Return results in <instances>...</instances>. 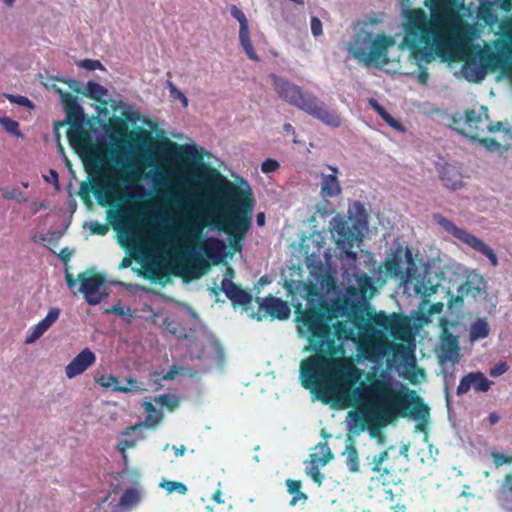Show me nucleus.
<instances>
[{
    "instance_id": "f257e3e1",
    "label": "nucleus",
    "mask_w": 512,
    "mask_h": 512,
    "mask_svg": "<svg viewBox=\"0 0 512 512\" xmlns=\"http://www.w3.org/2000/svg\"><path fill=\"white\" fill-rule=\"evenodd\" d=\"M315 297H320L315 287H309L307 302L309 308L300 311L297 307L298 322L309 333V343L315 355L307 357L300 364V380L305 389L321 402L347 399L353 385H357L362 372L350 360L339 357L345 353L344 341H355L357 336L377 326L391 335L394 340L405 341L410 336L408 319L400 313H375L370 319L365 309L349 298H339L335 312L344 318L331 327L322 307L313 306Z\"/></svg>"
},
{
    "instance_id": "f03ea898",
    "label": "nucleus",
    "mask_w": 512,
    "mask_h": 512,
    "mask_svg": "<svg viewBox=\"0 0 512 512\" xmlns=\"http://www.w3.org/2000/svg\"><path fill=\"white\" fill-rule=\"evenodd\" d=\"M205 188L211 201L209 212L213 214L210 224L229 235L230 246L235 252L242 249L254 208V199L249 186L240 187L211 167H205Z\"/></svg>"
},
{
    "instance_id": "7ed1b4c3",
    "label": "nucleus",
    "mask_w": 512,
    "mask_h": 512,
    "mask_svg": "<svg viewBox=\"0 0 512 512\" xmlns=\"http://www.w3.org/2000/svg\"><path fill=\"white\" fill-rule=\"evenodd\" d=\"M210 212L206 216L197 215L188 220L184 226L185 247L175 259V273L186 279L202 276L211 264H219L224 255L225 243L216 237L203 239V228L210 224Z\"/></svg>"
},
{
    "instance_id": "20e7f679",
    "label": "nucleus",
    "mask_w": 512,
    "mask_h": 512,
    "mask_svg": "<svg viewBox=\"0 0 512 512\" xmlns=\"http://www.w3.org/2000/svg\"><path fill=\"white\" fill-rule=\"evenodd\" d=\"M366 381L367 384L361 383L358 387L353 385L348 392L347 399H340L339 402L335 400L323 402L324 404L333 403L338 407H349L360 399H366L367 403L363 410L350 413L352 416L353 432L357 435L366 428L372 435H375L374 432L382 425L391 422L392 413L388 398L371 390V386L374 384L376 385L381 382L384 385H391L390 382L386 381L383 377L377 376L375 373H367Z\"/></svg>"
},
{
    "instance_id": "39448f33",
    "label": "nucleus",
    "mask_w": 512,
    "mask_h": 512,
    "mask_svg": "<svg viewBox=\"0 0 512 512\" xmlns=\"http://www.w3.org/2000/svg\"><path fill=\"white\" fill-rule=\"evenodd\" d=\"M84 96L98 102L95 109L99 128H158L119 94L111 95L101 84L88 81Z\"/></svg>"
},
{
    "instance_id": "423d86ee",
    "label": "nucleus",
    "mask_w": 512,
    "mask_h": 512,
    "mask_svg": "<svg viewBox=\"0 0 512 512\" xmlns=\"http://www.w3.org/2000/svg\"><path fill=\"white\" fill-rule=\"evenodd\" d=\"M403 44L420 62L430 63L437 56H442L446 50V37L434 23H428L422 13L410 11L408 23L405 26Z\"/></svg>"
},
{
    "instance_id": "0eeeda50",
    "label": "nucleus",
    "mask_w": 512,
    "mask_h": 512,
    "mask_svg": "<svg viewBox=\"0 0 512 512\" xmlns=\"http://www.w3.org/2000/svg\"><path fill=\"white\" fill-rule=\"evenodd\" d=\"M109 135H158L167 134V130H66L69 144L73 151L82 159L85 168H97L103 162L104 146L95 140L98 132Z\"/></svg>"
},
{
    "instance_id": "6e6552de",
    "label": "nucleus",
    "mask_w": 512,
    "mask_h": 512,
    "mask_svg": "<svg viewBox=\"0 0 512 512\" xmlns=\"http://www.w3.org/2000/svg\"><path fill=\"white\" fill-rule=\"evenodd\" d=\"M371 390L388 398L392 413L391 421L397 417H414L418 420L415 431L427 433L430 409L416 392L403 393L395 390L391 385H384L381 382L372 385Z\"/></svg>"
},
{
    "instance_id": "1a4fd4ad",
    "label": "nucleus",
    "mask_w": 512,
    "mask_h": 512,
    "mask_svg": "<svg viewBox=\"0 0 512 512\" xmlns=\"http://www.w3.org/2000/svg\"><path fill=\"white\" fill-rule=\"evenodd\" d=\"M270 77L276 93L282 100L320 119L325 125L334 127L340 125L338 115L330 111L326 105L320 102L314 95L303 91L299 86L292 84L283 77L275 74H272Z\"/></svg>"
},
{
    "instance_id": "9d476101",
    "label": "nucleus",
    "mask_w": 512,
    "mask_h": 512,
    "mask_svg": "<svg viewBox=\"0 0 512 512\" xmlns=\"http://www.w3.org/2000/svg\"><path fill=\"white\" fill-rule=\"evenodd\" d=\"M494 46L497 52L490 47L481 48L479 45L474 47L475 55L462 68L466 80L472 83H481L489 70L505 69L512 65L511 46L499 40L494 43Z\"/></svg>"
},
{
    "instance_id": "9b49d317",
    "label": "nucleus",
    "mask_w": 512,
    "mask_h": 512,
    "mask_svg": "<svg viewBox=\"0 0 512 512\" xmlns=\"http://www.w3.org/2000/svg\"><path fill=\"white\" fill-rule=\"evenodd\" d=\"M394 44L392 37L361 31L346 45V50L363 65L380 67L388 64V49Z\"/></svg>"
},
{
    "instance_id": "f8f14e48",
    "label": "nucleus",
    "mask_w": 512,
    "mask_h": 512,
    "mask_svg": "<svg viewBox=\"0 0 512 512\" xmlns=\"http://www.w3.org/2000/svg\"><path fill=\"white\" fill-rule=\"evenodd\" d=\"M353 342L357 345L359 356L372 363H380L389 354H393L395 358L402 357L406 350L403 344L390 342L384 330L375 326L357 336Z\"/></svg>"
},
{
    "instance_id": "ddd939ff",
    "label": "nucleus",
    "mask_w": 512,
    "mask_h": 512,
    "mask_svg": "<svg viewBox=\"0 0 512 512\" xmlns=\"http://www.w3.org/2000/svg\"><path fill=\"white\" fill-rule=\"evenodd\" d=\"M399 458L391 457L388 450H383L378 454L367 456L366 462L373 473L372 480L383 486L396 484L399 481L396 462Z\"/></svg>"
},
{
    "instance_id": "4468645a",
    "label": "nucleus",
    "mask_w": 512,
    "mask_h": 512,
    "mask_svg": "<svg viewBox=\"0 0 512 512\" xmlns=\"http://www.w3.org/2000/svg\"><path fill=\"white\" fill-rule=\"evenodd\" d=\"M434 220L448 233L453 235L459 241L467 244L473 250L485 255L493 267L498 266V258L495 252L481 239L472 235L468 231L459 228L452 221L442 215H434Z\"/></svg>"
},
{
    "instance_id": "2eb2a0df",
    "label": "nucleus",
    "mask_w": 512,
    "mask_h": 512,
    "mask_svg": "<svg viewBox=\"0 0 512 512\" xmlns=\"http://www.w3.org/2000/svg\"><path fill=\"white\" fill-rule=\"evenodd\" d=\"M61 103L65 111V119L55 121L53 128H84L83 124L86 119L83 107L79 104L78 98L67 92H61Z\"/></svg>"
},
{
    "instance_id": "dca6fc26",
    "label": "nucleus",
    "mask_w": 512,
    "mask_h": 512,
    "mask_svg": "<svg viewBox=\"0 0 512 512\" xmlns=\"http://www.w3.org/2000/svg\"><path fill=\"white\" fill-rule=\"evenodd\" d=\"M228 276H234V270L231 267L227 268L225 277L221 282V287L213 288V293L218 295L219 291H223L234 307H247L250 305L252 302V295L248 291L242 289L240 285L234 283L228 278Z\"/></svg>"
},
{
    "instance_id": "f3484780",
    "label": "nucleus",
    "mask_w": 512,
    "mask_h": 512,
    "mask_svg": "<svg viewBox=\"0 0 512 512\" xmlns=\"http://www.w3.org/2000/svg\"><path fill=\"white\" fill-rule=\"evenodd\" d=\"M462 135L470 138L473 142L485 148L486 151L503 155L511 147L510 140L512 139V130H490L491 132L501 133L500 139L496 137L479 138L477 136L469 135L466 130H456Z\"/></svg>"
},
{
    "instance_id": "a211bd4d",
    "label": "nucleus",
    "mask_w": 512,
    "mask_h": 512,
    "mask_svg": "<svg viewBox=\"0 0 512 512\" xmlns=\"http://www.w3.org/2000/svg\"><path fill=\"white\" fill-rule=\"evenodd\" d=\"M291 313L288 303L281 298L268 295L265 297L259 305L258 309V320L270 316L272 319L277 318L279 320H286L289 318Z\"/></svg>"
},
{
    "instance_id": "6ab92c4d",
    "label": "nucleus",
    "mask_w": 512,
    "mask_h": 512,
    "mask_svg": "<svg viewBox=\"0 0 512 512\" xmlns=\"http://www.w3.org/2000/svg\"><path fill=\"white\" fill-rule=\"evenodd\" d=\"M492 384L493 382L483 372H470L460 380L456 393L459 396L468 393L470 390L485 393L491 389Z\"/></svg>"
},
{
    "instance_id": "aec40b11",
    "label": "nucleus",
    "mask_w": 512,
    "mask_h": 512,
    "mask_svg": "<svg viewBox=\"0 0 512 512\" xmlns=\"http://www.w3.org/2000/svg\"><path fill=\"white\" fill-rule=\"evenodd\" d=\"M78 280L81 284L79 292L85 295L87 302L91 305L98 304L101 301V297L97 293L105 282L104 276L99 273H94L93 275L80 273Z\"/></svg>"
},
{
    "instance_id": "412c9836",
    "label": "nucleus",
    "mask_w": 512,
    "mask_h": 512,
    "mask_svg": "<svg viewBox=\"0 0 512 512\" xmlns=\"http://www.w3.org/2000/svg\"><path fill=\"white\" fill-rule=\"evenodd\" d=\"M95 361V354L89 348H85L66 366L65 374L72 379L85 372Z\"/></svg>"
},
{
    "instance_id": "4be33fe9",
    "label": "nucleus",
    "mask_w": 512,
    "mask_h": 512,
    "mask_svg": "<svg viewBox=\"0 0 512 512\" xmlns=\"http://www.w3.org/2000/svg\"><path fill=\"white\" fill-rule=\"evenodd\" d=\"M337 233V247L344 252L348 259L355 261L357 259V254L353 251V247L356 240V234L346 223L339 224Z\"/></svg>"
},
{
    "instance_id": "5701e85b",
    "label": "nucleus",
    "mask_w": 512,
    "mask_h": 512,
    "mask_svg": "<svg viewBox=\"0 0 512 512\" xmlns=\"http://www.w3.org/2000/svg\"><path fill=\"white\" fill-rule=\"evenodd\" d=\"M438 172L440 180L446 188L457 190L463 187L462 173L456 166L451 164L439 165Z\"/></svg>"
},
{
    "instance_id": "b1692460",
    "label": "nucleus",
    "mask_w": 512,
    "mask_h": 512,
    "mask_svg": "<svg viewBox=\"0 0 512 512\" xmlns=\"http://www.w3.org/2000/svg\"><path fill=\"white\" fill-rule=\"evenodd\" d=\"M60 309L52 307L49 309L46 317L38 322L32 331L26 336L25 343L31 344L39 339L59 318Z\"/></svg>"
},
{
    "instance_id": "393cba45",
    "label": "nucleus",
    "mask_w": 512,
    "mask_h": 512,
    "mask_svg": "<svg viewBox=\"0 0 512 512\" xmlns=\"http://www.w3.org/2000/svg\"><path fill=\"white\" fill-rule=\"evenodd\" d=\"M402 249L397 248L384 261L385 272L392 278L398 277L402 273Z\"/></svg>"
},
{
    "instance_id": "a878e982",
    "label": "nucleus",
    "mask_w": 512,
    "mask_h": 512,
    "mask_svg": "<svg viewBox=\"0 0 512 512\" xmlns=\"http://www.w3.org/2000/svg\"><path fill=\"white\" fill-rule=\"evenodd\" d=\"M141 501V494L136 488L126 489L120 497L118 507L124 511H131Z\"/></svg>"
},
{
    "instance_id": "bb28decb",
    "label": "nucleus",
    "mask_w": 512,
    "mask_h": 512,
    "mask_svg": "<svg viewBox=\"0 0 512 512\" xmlns=\"http://www.w3.org/2000/svg\"><path fill=\"white\" fill-rule=\"evenodd\" d=\"M439 325L442 328V348L446 352L457 351V338L448 331L449 321L446 318H440Z\"/></svg>"
},
{
    "instance_id": "cd10ccee",
    "label": "nucleus",
    "mask_w": 512,
    "mask_h": 512,
    "mask_svg": "<svg viewBox=\"0 0 512 512\" xmlns=\"http://www.w3.org/2000/svg\"><path fill=\"white\" fill-rule=\"evenodd\" d=\"M458 293L456 297L452 296L448 302V307L451 308L453 303L463 304V296L471 295L472 297H476L480 293V288L474 286L471 282L466 281L460 285L458 288Z\"/></svg>"
},
{
    "instance_id": "c85d7f7f",
    "label": "nucleus",
    "mask_w": 512,
    "mask_h": 512,
    "mask_svg": "<svg viewBox=\"0 0 512 512\" xmlns=\"http://www.w3.org/2000/svg\"><path fill=\"white\" fill-rule=\"evenodd\" d=\"M444 304L437 302L430 304L428 299H423L419 305V312L421 313L420 320L427 323L429 317L435 314H440L443 311Z\"/></svg>"
},
{
    "instance_id": "c756f323",
    "label": "nucleus",
    "mask_w": 512,
    "mask_h": 512,
    "mask_svg": "<svg viewBox=\"0 0 512 512\" xmlns=\"http://www.w3.org/2000/svg\"><path fill=\"white\" fill-rule=\"evenodd\" d=\"M343 455L345 456V463L348 470L351 473H358L360 471L359 455L357 448L352 442L346 445V449Z\"/></svg>"
},
{
    "instance_id": "7c9ffc66",
    "label": "nucleus",
    "mask_w": 512,
    "mask_h": 512,
    "mask_svg": "<svg viewBox=\"0 0 512 512\" xmlns=\"http://www.w3.org/2000/svg\"><path fill=\"white\" fill-rule=\"evenodd\" d=\"M287 491L292 495L290 505L295 506L299 501L305 502L308 496L301 491L302 483L300 480L288 479L286 480Z\"/></svg>"
},
{
    "instance_id": "2f4dec72",
    "label": "nucleus",
    "mask_w": 512,
    "mask_h": 512,
    "mask_svg": "<svg viewBox=\"0 0 512 512\" xmlns=\"http://www.w3.org/2000/svg\"><path fill=\"white\" fill-rule=\"evenodd\" d=\"M321 192L324 196L328 197H334L340 194L341 187L335 175L323 176Z\"/></svg>"
},
{
    "instance_id": "473e14b6",
    "label": "nucleus",
    "mask_w": 512,
    "mask_h": 512,
    "mask_svg": "<svg viewBox=\"0 0 512 512\" xmlns=\"http://www.w3.org/2000/svg\"><path fill=\"white\" fill-rule=\"evenodd\" d=\"M489 325L485 319H477L470 328L471 339H483L489 335Z\"/></svg>"
},
{
    "instance_id": "72a5a7b5",
    "label": "nucleus",
    "mask_w": 512,
    "mask_h": 512,
    "mask_svg": "<svg viewBox=\"0 0 512 512\" xmlns=\"http://www.w3.org/2000/svg\"><path fill=\"white\" fill-rule=\"evenodd\" d=\"M165 329L178 339H186L188 337L185 328L177 320L165 318L163 321Z\"/></svg>"
},
{
    "instance_id": "f704fd0d",
    "label": "nucleus",
    "mask_w": 512,
    "mask_h": 512,
    "mask_svg": "<svg viewBox=\"0 0 512 512\" xmlns=\"http://www.w3.org/2000/svg\"><path fill=\"white\" fill-rule=\"evenodd\" d=\"M333 458V454L331 450L324 445L323 446V453L322 455H319L318 453H312L310 454V466H317L319 468L324 467L327 465L330 460Z\"/></svg>"
},
{
    "instance_id": "c9c22d12",
    "label": "nucleus",
    "mask_w": 512,
    "mask_h": 512,
    "mask_svg": "<svg viewBox=\"0 0 512 512\" xmlns=\"http://www.w3.org/2000/svg\"><path fill=\"white\" fill-rule=\"evenodd\" d=\"M160 487L165 489L168 493L176 492L180 495H185L188 492L187 486L178 481H171V480H163L160 483Z\"/></svg>"
},
{
    "instance_id": "e433bc0d",
    "label": "nucleus",
    "mask_w": 512,
    "mask_h": 512,
    "mask_svg": "<svg viewBox=\"0 0 512 512\" xmlns=\"http://www.w3.org/2000/svg\"><path fill=\"white\" fill-rule=\"evenodd\" d=\"M239 39H240L241 45H242L244 51L246 52V54L248 55V57L252 60H258V56H257L256 52L254 51V48H253L251 40H250L249 30L244 31V32H239Z\"/></svg>"
},
{
    "instance_id": "4c0bfd02",
    "label": "nucleus",
    "mask_w": 512,
    "mask_h": 512,
    "mask_svg": "<svg viewBox=\"0 0 512 512\" xmlns=\"http://www.w3.org/2000/svg\"><path fill=\"white\" fill-rule=\"evenodd\" d=\"M371 106L375 109V111L378 112V114L386 121V123L391 126L392 128H402L395 120L394 118L385 110L384 107H382L380 104L377 103L375 100L370 101Z\"/></svg>"
},
{
    "instance_id": "58836bf2",
    "label": "nucleus",
    "mask_w": 512,
    "mask_h": 512,
    "mask_svg": "<svg viewBox=\"0 0 512 512\" xmlns=\"http://www.w3.org/2000/svg\"><path fill=\"white\" fill-rule=\"evenodd\" d=\"M167 88L169 89L170 97L174 100H179L184 108L188 106V99L185 94L180 91L177 86L170 80L166 81Z\"/></svg>"
},
{
    "instance_id": "ea45409f",
    "label": "nucleus",
    "mask_w": 512,
    "mask_h": 512,
    "mask_svg": "<svg viewBox=\"0 0 512 512\" xmlns=\"http://www.w3.org/2000/svg\"><path fill=\"white\" fill-rule=\"evenodd\" d=\"M231 16L235 18L239 24H240V31L244 32L249 30L248 28V20L245 16V14L242 12L241 9H239L237 6H232L230 10Z\"/></svg>"
},
{
    "instance_id": "a19ab883",
    "label": "nucleus",
    "mask_w": 512,
    "mask_h": 512,
    "mask_svg": "<svg viewBox=\"0 0 512 512\" xmlns=\"http://www.w3.org/2000/svg\"><path fill=\"white\" fill-rule=\"evenodd\" d=\"M125 380H126L127 384L129 385V387L115 385L112 388V391H114V392H122V393H129L131 391H138V390L142 389L136 379H134L132 377H127Z\"/></svg>"
},
{
    "instance_id": "79ce46f5",
    "label": "nucleus",
    "mask_w": 512,
    "mask_h": 512,
    "mask_svg": "<svg viewBox=\"0 0 512 512\" xmlns=\"http://www.w3.org/2000/svg\"><path fill=\"white\" fill-rule=\"evenodd\" d=\"M95 380H96V383H98L101 387H103L105 389L112 390V388L115 385H119V380L114 375H109V376L101 375L100 377L96 378Z\"/></svg>"
},
{
    "instance_id": "37998d69",
    "label": "nucleus",
    "mask_w": 512,
    "mask_h": 512,
    "mask_svg": "<svg viewBox=\"0 0 512 512\" xmlns=\"http://www.w3.org/2000/svg\"><path fill=\"white\" fill-rule=\"evenodd\" d=\"M60 77H52V76H43L39 75L40 82L47 88L53 89L56 93L61 96V92H64L61 88H59L55 81H58Z\"/></svg>"
},
{
    "instance_id": "c03bdc74",
    "label": "nucleus",
    "mask_w": 512,
    "mask_h": 512,
    "mask_svg": "<svg viewBox=\"0 0 512 512\" xmlns=\"http://www.w3.org/2000/svg\"><path fill=\"white\" fill-rule=\"evenodd\" d=\"M306 474L318 485L321 486L324 480V475L320 472L317 466L306 467Z\"/></svg>"
},
{
    "instance_id": "a18cd8bd",
    "label": "nucleus",
    "mask_w": 512,
    "mask_h": 512,
    "mask_svg": "<svg viewBox=\"0 0 512 512\" xmlns=\"http://www.w3.org/2000/svg\"><path fill=\"white\" fill-rule=\"evenodd\" d=\"M78 66L88 71H94L96 69L105 70L104 66L99 60L84 59L78 62Z\"/></svg>"
},
{
    "instance_id": "49530a36",
    "label": "nucleus",
    "mask_w": 512,
    "mask_h": 512,
    "mask_svg": "<svg viewBox=\"0 0 512 512\" xmlns=\"http://www.w3.org/2000/svg\"><path fill=\"white\" fill-rule=\"evenodd\" d=\"M6 96L10 100L11 103H15V104H17L19 106L25 107L28 110L33 109L32 102L27 97H25V96L12 95V94H8Z\"/></svg>"
},
{
    "instance_id": "de8ad7c7",
    "label": "nucleus",
    "mask_w": 512,
    "mask_h": 512,
    "mask_svg": "<svg viewBox=\"0 0 512 512\" xmlns=\"http://www.w3.org/2000/svg\"><path fill=\"white\" fill-rule=\"evenodd\" d=\"M58 81L66 83L72 91L84 95L85 87H83L79 81L74 79H66L64 77L59 78Z\"/></svg>"
},
{
    "instance_id": "09e8293b",
    "label": "nucleus",
    "mask_w": 512,
    "mask_h": 512,
    "mask_svg": "<svg viewBox=\"0 0 512 512\" xmlns=\"http://www.w3.org/2000/svg\"><path fill=\"white\" fill-rule=\"evenodd\" d=\"M492 459L496 467L512 463V456L500 452L492 453Z\"/></svg>"
},
{
    "instance_id": "8fccbe9b",
    "label": "nucleus",
    "mask_w": 512,
    "mask_h": 512,
    "mask_svg": "<svg viewBox=\"0 0 512 512\" xmlns=\"http://www.w3.org/2000/svg\"><path fill=\"white\" fill-rule=\"evenodd\" d=\"M279 163L275 159L268 158L266 159L262 165L261 170L263 173H272L275 172L279 168Z\"/></svg>"
},
{
    "instance_id": "3c124183",
    "label": "nucleus",
    "mask_w": 512,
    "mask_h": 512,
    "mask_svg": "<svg viewBox=\"0 0 512 512\" xmlns=\"http://www.w3.org/2000/svg\"><path fill=\"white\" fill-rule=\"evenodd\" d=\"M90 231H91L92 234L105 235V234L108 233L109 227H108L107 224H103V223H99V222H94L90 226Z\"/></svg>"
},
{
    "instance_id": "603ef678",
    "label": "nucleus",
    "mask_w": 512,
    "mask_h": 512,
    "mask_svg": "<svg viewBox=\"0 0 512 512\" xmlns=\"http://www.w3.org/2000/svg\"><path fill=\"white\" fill-rule=\"evenodd\" d=\"M508 370V365L506 362H499L497 365H495L490 370V376L492 377H498L504 373H506Z\"/></svg>"
},
{
    "instance_id": "864d4df0",
    "label": "nucleus",
    "mask_w": 512,
    "mask_h": 512,
    "mask_svg": "<svg viewBox=\"0 0 512 512\" xmlns=\"http://www.w3.org/2000/svg\"><path fill=\"white\" fill-rule=\"evenodd\" d=\"M311 32L315 37L322 35V22L317 17L311 18Z\"/></svg>"
},
{
    "instance_id": "5fc2aeb1",
    "label": "nucleus",
    "mask_w": 512,
    "mask_h": 512,
    "mask_svg": "<svg viewBox=\"0 0 512 512\" xmlns=\"http://www.w3.org/2000/svg\"><path fill=\"white\" fill-rule=\"evenodd\" d=\"M465 120L466 124L472 125L477 124L481 121V116L477 115V113L474 110H467L465 113Z\"/></svg>"
},
{
    "instance_id": "6e6d98bb",
    "label": "nucleus",
    "mask_w": 512,
    "mask_h": 512,
    "mask_svg": "<svg viewBox=\"0 0 512 512\" xmlns=\"http://www.w3.org/2000/svg\"><path fill=\"white\" fill-rule=\"evenodd\" d=\"M2 197L6 200H13L17 197L18 190L15 188H1Z\"/></svg>"
},
{
    "instance_id": "4d7b16f0",
    "label": "nucleus",
    "mask_w": 512,
    "mask_h": 512,
    "mask_svg": "<svg viewBox=\"0 0 512 512\" xmlns=\"http://www.w3.org/2000/svg\"><path fill=\"white\" fill-rule=\"evenodd\" d=\"M0 124L3 125V128H17L18 123L14 120H11L8 117H0Z\"/></svg>"
},
{
    "instance_id": "13d9d810",
    "label": "nucleus",
    "mask_w": 512,
    "mask_h": 512,
    "mask_svg": "<svg viewBox=\"0 0 512 512\" xmlns=\"http://www.w3.org/2000/svg\"><path fill=\"white\" fill-rule=\"evenodd\" d=\"M133 446H134V442L133 441L124 440V441H121V442L118 443L117 448L123 454V456L125 457L126 449L130 448V447H133Z\"/></svg>"
},
{
    "instance_id": "bf43d9fd",
    "label": "nucleus",
    "mask_w": 512,
    "mask_h": 512,
    "mask_svg": "<svg viewBox=\"0 0 512 512\" xmlns=\"http://www.w3.org/2000/svg\"><path fill=\"white\" fill-rule=\"evenodd\" d=\"M178 374V369H177V366L176 365H173L169 371L163 375V380H173L175 378V376Z\"/></svg>"
},
{
    "instance_id": "052dcab7",
    "label": "nucleus",
    "mask_w": 512,
    "mask_h": 512,
    "mask_svg": "<svg viewBox=\"0 0 512 512\" xmlns=\"http://www.w3.org/2000/svg\"><path fill=\"white\" fill-rule=\"evenodd\" d=\"M429 74L425 70H420L417 76V80L420 84L426 85L428 82Z\"/></svg>"
},
{
    "instance_id": "680f3d73",
    "label": "nucleus",
    "mask_w": 512,
    "mask_h": 512,
    "mask_svg": "<svg viewBox=\"0 0 512 512\" xmlns=\"http://www.w3.org/2000/svg\"><path fill=\"white\" fill-rule=\"evenodd\" d=\"M212 499L213 501H215L216 503L218 504H223L224 503V499H223V493L221 491V489H217L213 495H212Z\"/></svg>"
},
{
    "instance_id": "e2e57ef3",
    "label": "nucleus",
    "mask_w": 512,
    "mask_h": 512,
    "mask_svg": "<svg viewBox=\"0 0 512 512\" xmlns=\"http://www.w3.org/2000/svg\"><path fill=\"white\" fill-rule=\"evenodd\" d=\"M77 281H79L78 278L75 279L72 274L68 272L66 273V283L69 288H74L76 286Z\"/></svg>"
},
{
    "instance_id": "0e129e2a",
    "label": "nucleus",
    "mask_w": 512,
    "mask_h": 512,
    "mask_svg": "<svg viewBox=\"0 0 512 512\" xmlns=\"http://www.w3.org/2000/svg\"><path fill=\"white\" fill-rule=\"evenodd\" d=\"M59 257L64 261V262H68L70 260V257H71V252L67 249V248H64L60 251L59 253Z\"/></svg>"
},
{
    "instance_id": "69168bd1",
    "label": "nucleus",
    "mask_w": 512,
    "mask_h": 512,
    "mask_svg": "<svg viewBox=\"0 0 512 512\" xmlns=\"http://www.w3.org/2000/svg\"><path fill=\"white\" fill-rule=\"evenodd\" d=\"M437 286H430L428 288H425V291L423 292V299H428L432 294L436 293Z\"/></svg>"
},
{
    "instance_id": "338daca9",
    "label": "nucleus",
    "mask_w": 512,
    "mask_h": 512,
    "mask_svg": "<svg viewBox=\"0 0 512 512\" xmlns=\"http://www.w3.org/2000/svg\"><path fill=\"white\" fill-rule=\"evenodd\" d=\"M173 450L175 451V455L177 457H181V456H183L185 454L186 447L184 445L174 446Z\"/></svg>"
},
{
    "instance_id": "774afa93",
    "label": "nucleus",
    "mask_w": 512,
    "mask_h": 512,
    "mask_svg": "<svg viewBox=\"0 0 512 512\" xmlns=\"http://www.w3.org/2000/svg\"><path fill=\"white\" fill-rule=\"evenodd\" d=\"M504 485L512 490V474L506 475Z\"/></svg>"
}]
</instances>
